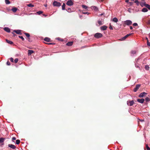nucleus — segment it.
I'll list each match as a JSON object with an SVG mask.
<instances>
[{
  "label": "nucleus",
  "mask_w": 150,
  "mask_h": 150,
  "mask_svg": "<svg viewBox=\"0 0 150 150\" xmlns=\"http://www.w3.org/2000/svg\"><path fill=\"white\" fill-rule=\"evenodd\" d=\"M102 34L100 33H96L94 35V37L97 38H100L102 37Z\"/></svg>",
  "instance_id": "obj_1"
},
{
  "label": "nucleus",
  "mask_w": 150,
  "mask_h": 150,
  "mask_svg": "<svg viewBox=\"0 0 150 150\" xmlns=\"http://www.w3.org/2000/svg\"><path fill=\"white\" fill-rule=\"evenodd\" d=\"M124 24L127 25H131L132 23V21L130 20H127L124 21Z\"/></svg>",
  "instance_id": "obj_2"
},
{
  "label": "nucleus",
  "mask_w": 150,
  "mask_h": 150,
  "mask_svg": "<svg viewBox=\"0 0 150 150\" xmlns=\"http://www.w3.org/2000/svg\"><path fill=\"white\" fill-rule=\"evenodd\" d=\"M53 5L54 6L59 7L61 6V4L59 2H57L56 1H54L53 3Z\"/></svg>",
  "instance_id": "obj_3"
},
{
  "label": "nucleus",
  "mask_w": 150,
  "mask_h": 150,
  "mask_svg": "<svg viewBox=\"0 0 150 150\" xmlns=\"http://www.w3.org/2000/svg\"><path fill=\"white\" fill-rule=\"evenodd\" d=\"M134 103V102L133 100L130 101L129 100L127 102V104L129 106H131Z\"/></svg>",
  "instance_id": "obj_4"
},
{
  "label": "nucleus",
  "mask_w": 150,
  "mask_h": 150,
  "mask_svg": "<svg viewBox=\"0 0 150 150\" xmlns=\"http://www.w3.org/2000/svg\"><path fill=\"white\" fill-rule=\"evenodd\" d=\"M66 4L68 6H72L73 4V2L71 0H69L67 1Z\"/></svg>",
  "instance_id": "obj_5"
},
{
  "label": "nucleus",
  "mask_w": 150,
  "mask_h": 150,
  "mask_svg": "<svg viewBox=\"0 0 150 150\" xmlns=\"http://www.w3.org/2000/svg\"><path fill=\"white\" fill-rule=\"evenodd\" d=\"M21 31L22 30H15L13 31L14 32L20 35H22V33L21 32Z\"/></svg>",
  "instance_id": "obj_6"
},
{
  "label": "nucleus",
  "mask_w": 150,
  "mask_h": 150,
  "mask_svg": "<svg viewBox=\"0 0 150 150\" xmlns=\"http://www.w3.org/2000/svg\"><path fill=\"white\" fill-rule=\"evenodd\" d=\"M140 86V85L139 84L137 85L135 88L134 89V92H136L138 89L139 88Z\"/></svg>",
  "instance_id": "obj_7"
},
{
  "label": "nucleus",
  "mask_w": 150,
  "mask_h": 150,
  "mask_svg": "<svg viewBox=\"0 0 150 150\" xmlns=\"http://www.w3.org/2000/svg\"><path fill=\"white\" fill-rule=\"evenodd\" d=\"M132 34V33H129L128 34L126 35L124 37L122 38H121V40H125L127 37H128L129 36L131 35Z\"/></svg>",
  "instance_id": "obj_8"
},
{
  "label": "nucleus",
  "mask_w": 150,
  "mask_h": 150,
  "mask_svg": "<svg viewBox=\"0 0 150 150\" xmlns=\"http://www.w3.org/2000/svg\"><path fill=\"white\" fill-rule=\"evenodd\" d=\"M146 94V93L145 92H143L141 93L139 95V97L142 98Z\"/></svg>",
  "instance_id": "obj_9"
},
{
  "label": "nucleus",
  "mask_w": 150,
  "mask_h": 150,
  "mask_svg": "<svg viewBox=\"0 0 150 150\" xmlns=\"http://www.w3.org/2000/svg\"><path fill=\"white\" fill-rule=\"evenodd\" d=\"M5 139V138H0V143H2L1 144V146L2 145H4L3 142L4 141V140Z\"/></svg>",
  "instance_id": "obj_10"
},
{
  "label": "nucleus",
  "mask_w": 150,
  "mask_h": 150,
  "mask_svg": "<svg viewBox=\"0 0 150 150\" xmlns=\"http://www.w3.org/2000/svg\"><path fill=\"white\" fill-rule=\"evenodd\" d=\"M4 30L10 33V29L8 28L7 27H5L4 28Z\"/></svg>",
  "instance_id": "obj_11"
},
{
  "label": "nucleus",
  "mask_w": 150,
  "mask_h": 150,
  "mask_svg": "<svg viewBox=\"0 0 150 150\" xmlns=\"http://www.w3.org/2000/svg\"><path fill=\"white\" fill-rule=\"evenodd\" d=\"M8 146L13 149H15L16 148L15 146L12 144H9Z\"/></svg>",
  "instance_id": "obj_12"
},
{
  "label": "nucleus",
  "mask_w": 150,
  "mask_h": 150,
  "mask_svg": "<svg viewBox=\"0 0 150 150\" xmlns=\"http://www.w3.org/2000/svg\"><path fill=\"white\" fill-rule=\"evenodd\" d=\"M144 99L142 98L141 99H138L137 101L139 102L142 103H144Z\"/></svg>",
  "instance_id": "obj_13"
},
{
  "label": "nucleus",
  "mask_w": 150,
  "mask_h": 150,
  "mask_svg": "<svg viewBox=\"0 0 150 150\" xmlns=\"http://www.w3.org/2000/svg\"><path fill=\"white\" fill-rule=\"evenodd\" d=\"M28 54L29 56L32 53L34 52V51H33L31 50H29L28 51Z\"/></svg>",
  "instance_id": "obj_14"
},
{
  "label": "nucleus",
  "mask_w": 150,
  "mask_h": 150,
  "mask_svg": "<svg viewBox=\"0 0 150 150\" xmlns=\"http://www.w3.org/2000/svg\"><path fill=\"white\" fill-rule=\"evenodd\" d=\"M107 27L106 26H103L100 27V29L102 30H106Z\"/></svg>",
  "instance_id": "obj_15"
},
{
  "label": "nucleus",
  "mask_w": 150,
  "mask_h": 150,
  "mask_svg": "<svg viewBox=\"0 0 150 150\" xmlns=\"http://www.w3.org/2000/svg\"><path fill=\"white\" fill-rule=\"evenodd\" d=\"M144 5L146 6V8H148L150 10V5L148 4H146L145 3H144Z\"/></svg>",
  "instance_id": "obj_16"
},
{
  "label": "nucleus",
  "mask_w": 150,
  "mask_h": 150,
  "mask_svg": "<svg viewBox=\"0 0 150 150\" xmlns=\"http://www.w3.org/2000/svg\"><path fill=\"white\" fill-rule=\"evenodd\" d=\"M44 40L47 42H50V39L46 37L44 38Z\"/></svg>",
  "instance_id": "obj_17"
},
{
  "label": "nucleus",
  "mask_w": 150,
  "mask_h": 150,
  "mask_svg": "<svg viewBox=\"0 0 150 150\" xmlns=\"http://www.w3.org/2000/svg\"><path fill=\"white\" fill-rule=\"evenodd\" d=\"M82 7L83 8L86 9V10H88L87 9L88 8V7L87 6L82 5Z\"/></svg>",
  "instance_id": "obj_18"
},
{
  "label": "nucleus",
  "mask_w": 150,
  "mask_h": 150,
  "mask_svg": "<svg viewBox=\"0 0 150 150\" xmlns=\"http://www.w3.org/2000/svg\"><path fill=\"white\" fill-rule=\"evenodd\" d=\"M118 20L117 18H113L112 19V21L114 22L117 23L118 22Z\"/></svg>",
  "instance_id": "obj_19"
},
{
  "label": "nucleus",
  "mask_w": 150,
  "mask_h": 150,
  "mask_svg": "<svg viewBox=\"0 0 150 150\" xmlns=\"http://www.w3.org/2000/svg\"><path fill=\"white\" fill-rule=\"evenodd\" d=\"M72 44H73V42H68L66 44L68 46H71L72 45Z\"/></svg>",
  "instance_id": "obj_20"
},
{
  "label": "nucleus",
  "mask_w": 150,
  "mask_h": 150,
  "mask_svg": "<svg viewBox=\"0 0 150 150\" xmlns=\"http://www.w3.org/2000/svg\"><path fill=\"white\" fill-rule=\"evenodd\" d=\"M17 10H18L17 8H15V7H14V8H12L11 9V10L13 12L15 13L16 11H17Z\"/></svg>",
  "instance_id": "obj_21"
},
{
  "label": "nucleus",
  "mask_w": 150,
  "mask_h": 150,
  "mask_svg": "<svg viewBox=\"0 0 150 150\" xmlns=\"http://www.w3.org/2000/svg\"><path fill=\"white\" fill-rule=\"evenodd\" d=\"M91 8L92 10H93L96 11L98 10V8H97V7L95 6H92L91 7Z\"/></svg>",
  "instance_id": "obj_22"
},
{
  "label": "nucleus",
  "mask_w": 150,
  "mask_h": 150,
  "mask_svg": "<svg viewBox=\"0 0 150 150\" xmlns=\"http://www.w3.org/2000/svg\"><path fill=\"white\" fill-rule=\"evenodd\" d=\"M24 34L25 35L26 37L28 38V41H29L30 38L29 37L30 36V35L29 34L27 33H25Z\"/></svg>",
  "instance_id": "obj_23"
},
{
  "label": "nucleus",
  "mask_w": 150,
  "mask_h": 150,
  "mask_svg": "<svg viewBox=\"0 0 150 150\" xmlns=\"http://www.w3.org/2000/svg\"><path fill=\"white\" fill-rule=\"evenodd\" d=\"M148 11L147 9L145 8H143L142 10V11L144 12H146Z\"/></svg>",
  "instance_id": "obj_24"
},
{
  "label": "nucleus",
  "mask_w": 150,
  "mask_h": 150,
  "mask_svg": "<svg viewBox=\"0 0 150 150\" xmlns=\"http://www.w3.org/2000/svg\"><path fill=\"white\" fill-rule=\"evenodd\" d=\"M6 41L7 43L10 44H13V42L10 40L6 39Z\"/></svg>",
  "instance_id": "obj_25"
},
{
  "label": "nucleus",
  "mask_w": 150,
  "mask_h": 150,
  "mask_svg": "<svg viewBox=\"0 0 150 150\" xmlns=\"http://www.w3.org/2000/svg\"><path fill=\"white\" fill-rule=\"evenodd\" d=\"M65 5L64 3H63V5L62 6V9L63 10H64L65 9Z\"/></svg>",
  "instance_id": "obj_26"
},
{
  "label": "nucleus",
  "mask_w": 150,
  "mask_h": 150,
  "mask_svg": "<svg viewBox=\"0 0 150 150\" xmlns=\"http://www.w3.org/2000/svg\"><path fill=\"white\" fill-rule=\"evenodd\" d=\"M134 2L136 3L137 6H139V3L138 0H135Z\"/></svg>",
  "instance_id": "obj_27"
},
{
  "label": "nucleus",
  "mask_w": 150,
  "mask_h": 150,
  "mask_svg": "<svg viewBox=\"0 0 150 150\" xmlns=\"http://www.w3.org/2000/svg\"><path fill=\"white\" fill-rule=\"evenodd\" d=\"M27 6L29 7H33L34 6L31 4H28L27 5Z\"/></svg>",
  "instance_id": "obj_28"
},
{
  "label": "nucleus",
  "mask_w": 150,
  "mask_h": 150,
  "mask_svg": "<svg viewBox=\"0 0 150 150\" xmlns=\"http://www.w3.org/2000/svg\"><path fill=\"white\" fill-rule=\"evenodd\" d=\"M20 142V140H19V139H17V140H16V143L17 144H19Z\"/></svg>",
  "instance_id": "obj_29"
},
{
  "label": "nucleus",
  "mask_w": 150,
  "mask_h": 150,
  "mask_svg": "<svg viewBox=\"0 0 150 150\" xmlns=\"http://www.w3.org/2000/svg\"><path fill=\"white\" fill-rule=\"evenodd\" d=\"M5 2L6 4H9L10 3V2L9 0H5Z\"/></svg>",
  "instance_id": "obj_30"
},
{
  "label": "nucleus",
  "mask_w": 150,
  "mask_h": 150,
  "mask_svg": "<svg viewBox=\"0 0 150 150\" xmlns=\"http://www.w3.org/2000/svg\"><path fill=\"white\" fill-rule=\"evenodd\" d=\"M43 13V12L42 11H39L37 12V13L38 15H40L42 13Z\"/></svg>",
  "instance_id": "obj_31"
},
{
  "label": "nucleus",
  "mask_w": 150,
  "mask_h": 150,
  "mask_svg": "<svg viewBox=\"0 0 150 150\" xmlns=\"http://www.w3.org/2000/svg\"><path fill=\"white\" fill-rule=\"evenodd\" d=\"M149 100H150L149 98L148 97H146L145 98V101L146 102L149 101Z\"/></svg>",
  "instance_id": "obj_32"
},
{
  "label": "nucleus",
  "mask_w": 150,
  "mask_h": 150,
  "mask_svg": "<svg viewBox=\"0 0 150 150\" xmlns=\"http://www.w3.org/2000/svg\"><path fill=\"white\" fill-rule=\"evenodd\" d=\"M18 37L19 38H21L23 41H24V39L23 36H19Z\"/></svg>",
  "instance_id": "obj_33"
},
{
  "label": "nucleus",
  "mask_w": 150,
  "mask_h": 150,
  "mask_svg": "<svg viewBox=\"0 0 150 150\" xmlns=\"http://www.w3.org/2000/svg\"><path fill=\"white\" fill-rule=\"evenodd\" d=\"M146 147L147 150H150V148L148 146V145L147 144L146 145Z\"/></svg>",
  "instance_id": "obj_34"
},
{
  "label": "nucleus",
  "mask_w": 150,
  "mask_h": 150,
  "mask_svg": "<svg viewBox=\"0 0 150 150\" xmlns=\"http://www.w3.org/2000/svg\"><path fill=\"white\" fill-rule=\"evenodd\" d=\"M144 3H145L144 2H140V5L142 7H143V6H144Z\"/></svg>",
  "instance_id": "obj_35"
},
{
  "label": "nucleus",
  "mask_w": 150,
  "mask_h": 150,
  "mask_svg": "<svg viewBox=\"0 0 150 150\" xmlns=\"http://www.w3.org/2000/svg\"><path fill=\"white\" fill-rule=\"evenodd\" d=\"M136 53V51L135 50L132 51L131 52V54H135Z\"/></svg>",
  "instance_id": "obj_36"
},
{
  "label": "nucleus",
  "mask_w": 150,
  "mask_h": 150,
  "mask_svg": "<svg viewBox=\"0 0 150 150\" xmlns=\"http://www.w3.org/2000/svg\"><path fill=\"white\" fill-rule=\"evenodd\" d=\"M18 59L17 58H16L14 60L15 63H17L18 62Z\"/></svg>",
  "instance_id": "obj_37"
},
{
  "label": "nucleus",
  "mask_w": 150,
  "mask_h": 150,
  "mask_svg": "<svg viewBox=\"0 0 150 150\" xmlns=\"http://www.w3.org/2000/svg\"><path fill=\"white\" fill-rule=\"evenodd\" d=\"M98 23L99 25H102V22L99 20L98 21Z\"/></svg>",
  "instance_id": "obj_38"
},
{
  "label": "nucleus",
  "mask_w": 150,
  "mask_h": 150,
  "mask_svg": "<svg viewBox=\"0 0 150 150\" xmlns=\"http://www.w3.org/2000/svg\"><path fill=\"white\" fill-rule=\"evenodd\" d=\"M147 45L150 47V42H149V40H147Z\"/></svg>",
  "instance_id": "obj_39"
},
{
  "label": "nucleus",
  "mask_w": 150,
  "mask_h": 150,
  "mask_svg": "<svg viewBox=\"0 0 150 150\" xmlns=\"http://www.w3.org/2000/svg\"><path fill=\"white\" fill-rule=\"evenodd\" d=\"M109 28L110 30H113V28L110 24V25Z\"/></svg>",
  "instance_id": "obj_40"
},
{
  "label": "nucleus",
  "mask_w": 150,
  "mask_h": 150,
  "mask_svg": "<svg viewBox=\"0 0 150 150\" xmlns=\"http://www.w3.org/2000/svg\"><path fill=\"white\" fill-rule=\"evenodd\" d=\"M10 61H11V62H13V58H12V57H11V58H10Z\"/></svg>",
  "instance_id": "obj_41"
},
{
  "label": "nucleus",
  "mask_w": 150,
  "mask_h": 150,
  "mask_svg": "<svg viewBox=\"0 0 150 150\" xmlns=\"http://www.w3.org/2000/svg\"><path fill=\"white\" fill-rule=\"evenodd\" d=\"M145 69L146 70H148L149 69V67L148 66H146L145 67Z\"/></svg>",
  "instance_id": "obj_42"
},
{
  "label": "nucleus",
  "mask_w": 150,
  "mask_h": 150,
  "mask_svg": "<svg viewBox=\"0 0 150 150\" xmlns=\"http://www.w3.org/2000/svg\"><path fill=\"white\" fill-rule=\"evenodd\" d=\"M6 64L8 65H10L11 64H10V62L8 61L6 62Z\"/></svg>",
  "instance_id": "obj_43"
},
{
  "label": "nucleus",
  "mask_w": 150,
  "mask_h": 150,
  "mask_svg": "<svg viewBox=\"0 0 150 150\" xmlns=\"http://www.w3.org/2000/svg\"><path fill=\"white\" fill-rule=\"evenodd\" d=\"M82 13L83 14H87L88 15L89 14V13H88V12H82Z\"/></svg>",
  "instance_id": "obj_44"
},
{
  "label": "nucleus",
  "mask_w": 150,
  "mask_h": 150,
  "mask_svg": "<svg viewBox=\"0 0 150 150\" xmlns=\"http://www.w3.org/2000/svg\"><path fill=\"white\" fill-rule=\"evenodd\" d=\"M133 25L134 26H136L138 24L137 23H134L133 24Z\"/></svg>",
  "instance_id": "obj_45"
},
{
  "label": "nucleus",
  "mask_w": 150,
  "mask_h": 150,
  "mask_svg": "<svg viewBox=\"0 0 150 150\" xmlns=\"http://www.w3.org/2000/svg\"><path fill=\"white\" fill-rule=\"evenodd\" d=\"M16 138L15 137H13L12 138V139L13 140H16Z\"/></svg>",
  "instance_id": "obj_46"
},
{
  "label": "nucleus",
  "mask_w": 150,
  "mask_h": 150,
  "mask_svg": "<svg viewBox=\"0 0 150 150\" xmlns=\"http://www.w3.org/2000/svg\"><path fill=\"white\" fill-rule=\"evenodd\" d=\"M79 17L80 18L82 19V18L83 16L82 15H79Z\"/></svg>",
  "instance_id": "obj_47"
},
{
  "label": "nucleus",
  "mask_w": 150,
  "mask_h": 150,
  "mask_svg": "<svg viewBox=\"0 0 150 150\" xmlns=\"http://www.w3.org/2000/svg\"><path fill=\"white\" fill-rule=\"evenodd\" d=\"M12 33V34L13 35V36H15L16 35H15V34L14 33Z\"/></svg>",
  "instance_id": "obj_48"
},
{
  "label": "nucleus",
  "mask_w": 150,
  "mask_h": 150,
  "mask_svg": "<svg viewBox=\"0 0 150 150\" xmlns=\"http://www.w3.org/2000/svg\"><path fill=\"white\" fill-rule=\"evenodd\" d=\"M68 11L69 12H70V11H71V9L70 8H68Z\"/></svg>",
  "instance_id": "obj_49"
},
{
  "label": "nucleus",
  "mask_w": 150,
  "mask_h": 150,
  "mask_svg": "<svg viewBox=\"0 0 150 150\" xmlns=\"http://www.w3.org/2000/svg\"><path fill=\"white\" fill-rule=\"evenodd\" d=\"M47 44H48V45H52V44H53L51 43H47Z\"/></svg>",
  "instance_id": "obj_50"
},
{
  "label": "nucleus",
  "mask_w": 150,
  "mask_h": 150,
  "mask_svg": "<svg viewBox=\"0 0 150 150\" xmlns=\"http://www.w3.org/2000/svg\"><path fill=\"white\" fill-rule=\"evenodd\" d=\"M130 5H132V4L133 3L132 2H129Z\"/></svg>",
  "instance_id": "obj_51"
},
{
  "label": "nucleus",
  "mask_w": 150,
  "mask_h": 150,
  "mask_svg": "<svg viewBox=\"0 0 150 150\" xmlns=\"http://www.w3.org/2000/svg\"><path fill=\"white\" fill-rule=\"evenodd\" d=\"M130 29H131V30H132V29H133V28L132 26H131L130 27Z\"/></svg>",
  "instance_id": "obj_52"
},
{
  "label": "nucleus",
  "mask_w": 150,
  "mask_h": 150,
  "mask_svg": "<svg viewBox=\"0 0 150 150\" xmlns=\"http://www.w3.org/2000/svg\"><path fill=\"white\" fill-rule=\"evenodd\" d=\"M129 0H125V2H126L128 3V2H129Z\"/></svg>",
  "instance_id": "obj_53"
},
{
  "label": "nucleus",
  "mask_w": 150,
  "mask_h": 150,
  "mask_svg": "<svg viewBox=\"0 0 150 150\" xmlns=\"http://www.w3.org/2000/svg\"><path fill=\"white\" fill-rule=\"evenodd\" d=\"M99 1H103L104 0H99Z\"/></svg>",
  "instance_id": "obj_54"
},
{
  "label": "nucleus",
  "mask_w": 150,
  "mask_h": 150,
  "mask_svg": "<svg viewBox=\"0 0 150 150\" xmlns=\"http://www.w3.org/2000/svg\"><path fill=\"white\" fill-rule=\"evenodd\" d=\"M146 39L147 40H147H148V39L147 38H146Z\"/></svg>",
  "instance_id": "obj_55"
},
{
  "label": "nucleus",
  "mask_w": 150,
  "mask_h": 150,
  "mask_svg": "<svg viewBox=\"0 0 150 150\" xmlns=\"http://www.w3.org/2000/svg\"><path fill=\"white\" fill-rule=\"evenodd\" d=\"M141 122H143L144 121V120H140Z\"/></svg>",
  "instance_id": "obj_56"
},
{
  "label": "nucleus",
  "mask_w": 150,
  "mask_h": 150,
  "mask_svg": "<svg viewBox=\"0 0 150 150\" xmlns=\"http://www.w3.org/2000/svg\"><path fill=\"white\" fill-rule=\"evenodd\" d=\"M43 15L45 16H46V15H45V14H43Z\"/></svg>",
  "instance_id": "obj_57"
},
{
  "label": "nucleus",
  "mask_w": 150,
  "mask_h": 150,
  "mask_svg": "<svg viewBox=\"0 0 150 150\" xmlns=\"http://www.w3.org/2000/svg\"><path fill=\"white\" fill-rule=\"evenodd\" d=\"M45 7L47 6V5H45Z\"/></svg>",
  "instance_id": "obj_58"
},
{
  "label": "nucleus",
  "mask_w": 150,
  "mask_h": 150,
  "mask_svg": "<svg viewBox=\"0 0 150 150\" xmlns=\"http://www.w3.org/2000/svg\"><path fill=\"white\" fill-rule=\"evenodd\" d=\"M149 36L150 37V33L149 34Z\"/></svg>",
  "instance_id": "obj_59"
},
{
  "label": "nucleus",
  "mask_w": 150,
  "mask_h": 150,
  "mask_svg": "<svg viewBox=\"0 0 150 150\" xmlns=\"http://www.w3.org/2000/svg\"><path fill=\"white\" fill-rule=\"evenodd\" d=\"M79 11L80 12H81V11L80 10H79Z\"/></svg>",
  "instance_id": "obj_60"
},
{
  "label": "nucleus",
  "mask_w": 150,
  "mask_h": 150,
  "mask_svg": "<svg viewBox=\"0 0 150 150\" xmlns=\"http://www.w3.org/2000/svg\"><path fill=\"white\" fill-rule=\"evenodd\" d=\"M143 1H144L145 0H142Z\"/></svg>",
  "instance_id": "obj_61"
},
{
  "label": "nucleus",
  "mask_w": 150,
  "mask_h": 150,
  "mask_svg": "<svg viewBox=\"0 0 150 150\" xmlns=\"http://www.w3.org/2000/svg\"><path fill=\"white\" fill-rule=\"evenodd\" d=\"M131 0L132 1H134V0Z\"/></svg>",
  "instance_id": "obj_62"
}]
</instances>
